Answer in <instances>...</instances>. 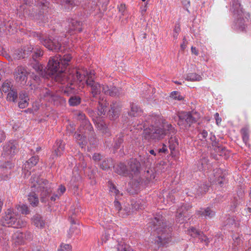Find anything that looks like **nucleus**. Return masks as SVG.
<instances>
[{
  "mask_svg": "<svg viewBox=\"0 0 251 251\" xmlns=\"http://www.w3.org/2000/svg\"><path fill=\"white\" fill-rule=\"evenodd\" d=\"M28 200L33 206H36L39 203V200L37 195L34 192H32L28 196Z\"/></svg>",
  "mask_w": 251,
  "mask_h": 251,
  "instance_id": "nucleus-35",
  "label": "nucleus"
},
{
  "mask_svg": "<svg viewBox=\"0 0 251 251\" xmlns=\"http://www.w3.org/2000/svg\"><path fill=\"white\" fill-rule=\"evenodd\" d=\"M29 65L40 76L43 77L47 76L46 70L44 69V66L40 64L38 60H30Z\"/></svg>",
  "mask_w": 251,
  "mask_h": 251,
  "instance_id": "nucleus-19",
  "label": "nucleus"
},
{
  "mask_svg": "<svg viewBox=\"0 0 251 251\" xmlns=\"http://www.w3.org/2000/svg\"><path fill=\"white\" fill-rule=\"evenodd\" d=\"M197 214L201 216L211 218L215 215V212L209 207H207L204 209H201V210L198 211L197 212Z\"/></svg>",
  "mask_w": 251,
  "mask_h": 251,
  "instance_id": "nucleus-28",
  "label": "nucleus"
},
{
  "mask_svg": "<svg viewBox=\"0 0 251 251\" xmlns=\"http://www.w3.org/2000/svg\"><path fill=\"white\" fill-rule=\"evenodd\" d=\"M150 224L153 226L151 230L152 229L157 234V239L155 240V243L158 247L164 245L170 241L172 228L164 221L162 216L158 215L155 217Z\"/></svg>",
  "mask_w": 251,
  "mask_h": 251,
  "instance_id": "nucleus-4",
  "label": "nucleus"
},
{
  "mask_svg": "<svg viewBox=\"0 0 251 251\" xmlns=\"http://www.w3.org/2000/svg\"><path fill=\"white\" fill-rule=\"evenodd\" d=\"M69 23L70 27L68 32L71 35L74 34V31H77L78 32L82 31V24L77 20L72 19L69 21Z\"/></svg>",
  "mask_w": 251,
  "mask_h": 251,
  "instance_id": "nucleus-20",
  "label": "nucleus"
},
{
  "mask_svg": "<svg viewBox=\"0 0 251 251\" xmlns=\"http://www.w3.org/2000/svg\"><path fill=\"white\" fill-rule=\"evenodd\" d=\"M208 133L205 130H203L199 134V138L201 140L206 139Z\"/></svg>",
  "mask_w": 251,
  "mask_h": 251,
  "instance_id": "nucleus-61",
  "label": "nucleus"
},
{
  "mask_svg": "<svg viewBox=\"0 0 251 251\" xmlns=\"http://www.w3.org/2000/svg\"><path fill=\"white\" fill-rule=\"evenodd\" d=\"M58 251H72V247L69 244H61Z\"/></svg>",
  "mask_w": 251,
  "mask_h": 251,
  "instance_id": "nucleus-56",
  "label": "nucleus"
},
{
  "mask_svg": "<svg viewBox=\"0 0 251 251\" xmlns=\"http://www.w3.org/2000/svg\"><path fill=\"white\" fill-rule=\"evenodd\" d=\"M64 144L63 143L62 141L59 140L56 142L53 146V151L51 155V158L54 160L57 157L60 156L62 154L65 149Z\"/></svg>",
  "mask_w": 251,
  "mask_h": 251,
  "instance_id": "nucleus-17",
  "label": "nucleus"
},
{
  "mask_svg": "<svg viewBox=\"0 0 251 251\" xmlns=\"http://www.w3.org/2000/svg\"><path fill=\"white\" fill-rule=\"evenodd\" d=\"M214 150L220 156L226 155L227 150L219 142H214L213 147Z\"/></svg>",
  "mask_w": 251,
  "mask_h": 251,
  "instance_id": "nucleus-27",
  "label": "nucleus"
},
{
  "mask_svg": "<svg viewBox=\"0 0 251 251\" xmlns=\"http://www.w3.org/2000/svg\"><path fill=\"white\" fill-rule=\"evenodd\" d=\"M171 97L176 100H181V97H180L178 92L176 91L173 92L171 94Z\"/></svg>",
  "mask_w": 251,
  "mask_h": 251,
  "instance_id": "nucleus-60",
  "label": "nucleus"
},
{
  "mask_svg": "<svg viewBox=\"0 0 251 251\" xmlns=\"http://www.w3.org/2000/svg\"><path fill=\"white\" fill-rule=\"evenodd\" d=\"M233 225H235V226H236V223H235L234 218L231 217L228 218L226 221V226H230Z\"/></svg>",
  "mask_w": 251,
  "mask_h": 251,
  "instance_id": "nucleus-55",
  "label": "nucleus"
},
{
  "mask_svg": "<svg viewBox=\"0 0 251 251\" xmlns=\"http://www.w3.org/2000/svg\"><path fill=\"white\" fill-rule=\"evenodd\" d=\"M108 186L111 193L114 194L116 197L119 198L120 192L117 189L116 186L111 181L108 182Z\"/></svg>",
  "mask_w": 251,
  "mask_h": 251,
  "instance_id": "nucleus-47",
  "label": "nucleus"
},
{
  "mask_svg": "<svg viewBox=\"0 0 251 251\" xmlns=\"http://www.w3.org/2000/svg\"><path fill=\"white\" fill-rule=\"evenodd\" d=\"M233 242L232 243V251H237L238 250V246H239L241 242L240 238L238 236L233 237Z\"/></svg>",
  "mask_w": 251,
  "mask_h": 251,
  "instance_id": "nucleus-48",
  "label": "nucleus"
},
{
  "mask_svg": "<svg viewBox=\"0 0 251 251\" xmlns=\"http://www.w3.org/2000/svg\"><path fill=\"white\" fill-rule=\"evenodd\" d=\"M1 222L2 224L0 227V241H3L4 244L9 240L10 226L14 228H21L26 225L25 220L20 218L19 215L13 212L11 209H8L5 212V215Z\"/></svg>",
  "mask_w": 251,
  "mask_h": 251,
  "instance_id": "nucleus-3",
  "label": "nucleus"
},
{
  "mask_svg": "<svg viewBox=\"0 0 251 251\" xmlns=\"http://www.w3.org/2000/svg\"><path fill=\"white\" fill-rule=\"evenodd\" d=\"M215 178L213 179V182L215 183L221 185L223 181L225 179V176L222 174V171L220 169H218L214 174Z\"/></svg>",
  "mask_w": 251,
  "mask_h": 251,
  "instance_id": "nucleus-34",
  "label": "nucleus"
},
{
  "mask_svg": "<svg viewBox=\"0 0 251 251\" xmlns=\"http://www.w3.org/2000/svg\"><path fill=\"white\" fill-rule=\"evenodd\" d=\"M33 50L34 49L31 46L25 48V49L23 51V53L24 54V58L27 57L28 54H30Z\"/></svg>",
  "mask_w": 251,
  "mask_h": 251,
  "instance_id": "nucleus-52",
  "label": "nucleus"
},
{
  "mask_svg": "<svg viewBox=\"0 0 251 251\" xmlns=\"http://www.w3.org/2000/svg\"><path fill=\"white\" fill-rule=\"evenodd\" d=\"M242 196V194H241V196H237L233 198L231 204V210H234L237 205L241 203Z\"/></svg>",
  "mask_w": 251,
  "mask_h": 251,
  "instance_id": "nucleus-45",
  "label": "nucleus"
},
{
  "mask_svg": "<svg viewBox=\"0 0 251 251\" xmlns=\"http://www.w3.org/2000/svg\"><path fill=\"white\" fill-rule=\"evenodd\" d=\"M72 57L69 54L56 55L51 57L48 64V69L46 71L47 76L54 78V79L62 84L65 83L64 79L67 76L65 72L67 67L69 65Z\"/></svg>",
  "mask_w": 251,
  "mask_h": 251,
  "instance_id": "nucleus-1",
  "label": "nucleus"
},
{
  "mask_svg": "<svg viewBox=\"0 0 251 251\" xmlns=\"http://www.w3.org/2000/svg\"><path fill=\"white\" fill-rule=\"evenodd\" d=\"M115 171L120 175L126 176L129 175V171L127 167L122 163H120L114 167Z\"/></svg>",
  "mask_w": 251,
  "mask_h": 251,
  "instance_id": "nucleus-24",
  "label": "nucleus"
},
{
  "mask_svg": "<svg viewBox=\"0 0 251 251\" xmlns=\"http://www.w3.org/2000/svg\"><path fill=\"white\" fill-rule=\"evenodd\" d=\"M81 102V99L79 96H74L70 97L69 103L72 106H77Z\"/></svg>",
  "mask_w": 251,
  "mask_h": 251,
  "instance_id": "nucleus-38",
  "label": "nucleus"
},
{
  "mask_svg": "<svg viewBox=\"0 0 251 251\" xmlns=\"http://www.w3.org/2000/svg\"><path fill=\"white\" fill-rule=\"evenodd\" d=\"M77 119L80 121V125L79 128L80 132L82 133L89 132L91 135H94L93 128L90 124L89 121L86 119V116L82 112H78L77 114Z\"/></svg>",
  "mask_w": 251,
  "mask_h": 251,
  "instance_id": "nucleus-10",
  "label": "nucleus"
},
{
  "mask_svg": "<svg viewBox=\"0 0 251 251\" xmlns=\"http://www.w3.org/2000/svg\"><path fill=\"white\" fill-rule=\"evenodd\" d=\"M19 210L23 214L27 215L29 213V210L27 205L23 204L19 206Z\"/></svg>",
  "mask_w": 251,
  "mask_h": 251,
  "instance_id": "nucleus-51",
  "label": "nucleus"
},
{
  "mask_svg": "<svg viewBox=\"0 0 251 251\" xmlns=\"http://www.w3.org/2000/svg\"><path fill=\"white\" fill-rule=\"evenodd\" d=\"M38 91L41 99L48 100L53 103L54 105H58L64 100L61 97L47 88L40 89Z\"/></svg>",
  "mask_w": 251,
  "mask_h": 251,
  "instance_id": "nucleus-8",
  "label": "nucleus"
},
{
  "mask_svg": "<svg viewBox=\"0 0 251 251\" xmlns=\"http://www.w3.org/2000/svg\"><path fill=\"white\" fill-rule=\"evenodd\" d=\"M91 116L98 129L100 130L102 133H104L107 136H109L110 135L109 129L101 118L98 117L96 114H95V115H91Z\"/></svg>",
  "mask_w": 251,
  "mask_h": 251,
  "instance_id": "nucleus-15",
  "label": "nucleus"
},
{
  "mask_svg": "<svg viewBox=\"0 0 251 251\" xmlns=\"http://www.w3.org/2000/svg\"><path fill=\"white\" fill-rule=\"evenodd\" d=\"M169 144L171 154L173 155L174 153L173 152L175 151L178 146L177 139L175 136H173V135H171V136L169 140Z\"/></svg>",
  "mask_w": 251,
  "mask_h": 251,
  "instance_id": "nucleus-26",
  "label": "nucleus"
},
{
  "mask_svg": "<svg viewBox=\"0 0 251 251\" xmlns=\"http://www.w3.org/2000/svg\"><path fill=\"white\" fill-rule=\"evenodd\" d=\"M14 89L13 87V84L11 81L9 80H5L2 84L1 86V90L4 92L6 93L9 92V91H11V89Z\"/></svg>",
  "mask_w": 251,
  "mask_h": 251,
  "instance_id": "nucleus-36",
  "label": "nucleus"
},
{
  "mask_svg": "<svg viewBox=\"0 0 251 251\" xmlns=\"http://www.w3.org/2000/svg\"><path fill=\"white\" fill-rule=\"evenodd\" d=\"M95 136L94 133V135L92 136L89 134V132L82 133L79 129L78 132L75 133L74 134L75 138L81 148H83L86 146L87 144V137L88 138L91 144H94L95 142Z\"/></svg>",
  "mask_w": 251,
  "mask_h": 251,
  "instance_id": "nucleus-11",
  "label": "nucleus"
},
{
  "mask_svg": "<svg viewBox=\"0 0 251 251\" xmlns=\"http://www.w3.org/2000/svg\"><path fill=\"white\" fill-rule=\"evenodd\" d=\"M28 74V73L25 67L19 66L14 70V79L17 82L25 83L27 79Z\"/></svg>",
  "mask_w": 251,
  "mask_h": 251,
  "instance_id": "nucleus-12",
  "label": "nucleus"
},
{
  "mask_svg": "<svg viewBox=\"0 0 251 251\" xmlns=\"http://www.w3.org/2000/svg\"><path fill=\"white\" fill-rule=\"evenodd\" d=\"M112 165V160L111 158L104 159L100 165V168L103 170H106Z\"/></svg>",
  "mask_w": 251,
  "mask_h": 251,
  "instance_id": "nucleus-44",
  "label": "nucleus"
},
{
  "mask_svg": "<svg viewBox=\"0 0 251 251\" xmlns=\"http://www.w3.org/2000/svg\"><path fill=\"white\" fill-rule=\"evenodd\" d=\"M110 235L108 233H105L104 235L102 237L101 240L102 243H106L107 241L110 239Z\"/></svg>",
  "mask_w": 251,
  "mask_h": 251,
  "instance_id": "nucleus-64",
  "label": "nucleus"
},
{
  "mask_svg": "<svg viewBox=\"0 0 251 251\" xmlns=\"http://www.w3.org/2000/svg\"><path fill=\"white\" fill-rule=\"evenodd\" d=\"M185 79L189 81H199L202 79V77L196 73H189L187 75Z\"/></svg>",
  "mask_w": 251,
  "mask_h": 251,
  "instance_id": "nucleus-40",
  "label": "nucleus"
},
{
  "mask_svg": "<svg viewBox=\"0 0 251 251\" xmlns=\"http://www.w3.org/2000/svg\"><path fill=\"white\" fill-rule=\"evenodd\" d=\"M19 99L20 100H24L25 99H28L27 95L25 91H21L19 94Z\"/></svg>",
  "mask_w": 251,
  "mask_h": 251,
  "instance_id": "nucleus-62",
  "label": "nucleus"
},
{
  "mask_svg": "<svg viewBox=\"0 0 251 251\" xmlns=\"http://www.w3.org/2000/svg\"><path fill=\"white\" fill-rule=\"evenodd\" d=\"M147 120L148 122L149 123H151V125H157L162 121L160 116L158 115L149 116V117L148 118Z\"/></svg>",
  "mask_w": 251,
  "mask_h": 251,
  "instance_id": "nucleus-39",
  "label": "nucleus"
},
{
  "mask_svg": "<svg viewBox=\"0 0 251 251\" xmlns=\"http://www.w3.org/2000/svg\"><path fill=\"white\" fill-rule=\"evenodd\" d=\"M33 224L38 227L43 228L45 225V221L39 214H36L32 219Z\"/></svg>",
  "mask_w": 251,
  "mask_h": 251,
  "instance_id": "nucleus-29",
  "label": "nucleus"
},
{
  "mask_svg": "<svg viewBox=\"0 0 251 251\" xmlns=\"http://www.w3.org/2000/svg\"><path fill=\"white\" fill-rule=\"evenodd\" d=\"M29 99H25L24 100H20L19 102V107L20 108H25L27 106L28 104V100Z\"/></svg>",
  "mask_w": 251,
  "mask_h": 251,
  "instance_id": "nucleus-57",
  "label": "nucleus"
},
{
  "mask_svg": "<svg viewBox=\"0 0 251 251\" xmlns=\"http://www.w3.org/2000/svg\"><path fill=\"white\" fill-rule=\"evenodd\" d=\"M38 38L40 43L48 50L53 51L62 50V43L59 38L52 40L47 35H42Z\"/></svg>",
  "mask_w": 251,
  "mask_h": 251,
  "instance_id": "nucleus-6",
  "label": "nucleus"
},
{
  "mask_svg": "<svg viewBox=\"0 0 251 251\" xmlns=\"http://www.w3.org/2000/svg\"><path fill=\"white\" fill-rule=\"evenodd\" d=\"M15 244L21 245L24 242V233L20 231H17L12 236Z\"/></svg>",
  "mask_w": 251,
  "mask_h": 251,
  "instance_id": "nucleus-31",
  "label": "nucleus"
},
{
  "mask_svg": "<svg viewBox=\"0 0 251 251\" xmlns=\"http://www.w3.org/2000/svg\"><path fill=\"white\" fill-rule=\"evenodd\" d=\"M102 92L111 97H119L122 95L121 88L107 85H102Z\"/></svg>",
  "mask_w": 251,
  "mask_h": 251,
  "instance_id": "nucleus-14",
  "label": "nucleus"
},
{
  "mask_svg": "<svg viewBox=\"0 0 251 251\" xmlns=\"http://www.w3.org/2000/svg\"><path fill=\"white\" fill-rule=\"evenodd\" d=\"M88 172H86V173H88V176L89 177V178L93 179L95 177V171L94 170H92L89 168H88Z\"/></svg>",
  "mask_w": 251,
  "mask_h": 251,
  "instance_id": "nucleus-59",
  "label": "nucleus"
},
{
  "mask_svg": "<svg viewBox=\"0 0 251 251\" xmlns=\"http://www.w3.org/2000/svg\"><path fill=\"white\" fill-rule=\"evenodd\" d=\"M191 206L187 204L182 205L180 207L177 209V214L176 215V221L178 223H183L186 220L184 219L185 218H187L186 212L188 211Z\"/></svg>",
  "mask_w": 251,
  "mask_h": 251,
  "instance_id": "nucleus-16",
  "label": "nucleus"
},
{
  "mask_svg": "<svg viewBox=\"0 0 251 251\" xmlns=\"http://www.w3.org/2000/svg\"><path fill=\"white\" fill-rule=\"evenodd\" d=\"M156 151L158 154H167L169 152L167 146L164 144L161 148L156 149Z\"/></svg>",
  "mask_w": 251,
  "mask_h": 251,
  "instance_id": "nucleus-53",
  "label": "nucleus"
},
{
  "mask_svg": "<svg viewBox=\"0 0 251 251\" xmlns=\"http://www.w3.org/2000/svg\"><path fill=\"white\" fill-rule=\"evenodd\" d=\"M98 103L99 106L98 110L101 114H104L106 112V108L109 103L103 97L100 96L99 98Z\"/></svg>",
  "mask_w": 251,
  "mask_h": 251,
  "instance_id": "nucleus-25",
  "label": "nucleus"
},
{
  "mask_svg": "<svg viewBox=\"0 0 251 251\" xmlns=\"http://www.w3.org/2000/svg\"><path fill=\"white\" fill-rule=\"evenodd\" d=\"M130 111L128 112V115L132 117L139 116L142 112V110L137 105L132 103L130 104Z\"/></svg>",
  "mask_w": 251,
  "mask_h": 251,
  "instance_id": "nucleus-33",
  "label": "nucleus"
},
{
  "mask_svg": "<svg viewBox=\"0 0 251 251\" xmlns=\"http://www.w3.org/2000/svg\"><path fill=\"white\" fill-rule=\"evenodd\" d=\"M245 20L241 17L238 18L236 23V28L240 30V31H244L246 28V25L245 24Z\"/></svg>",
  "mask_w": 251,
  "mask_h": 251,
  "instance_id": "nucleus-43",
  "label": "nucleus"
},
{
  "mask_svg": "<svg viewBox=\"0 0 251 251\" xmlns=\"http://www.w3.org/2000/svg\"><path fill=\"white\" fill-rule=\"evenodd\" d=\"M16 149L17 147L14 143L9 142L3 146L2 155L4 156L13 155L15 153Z\"/></svg>",
  "mask_w": 251,
  "mask_h": 251,
  "instance_id": "nucleus-21",
  "label": "nucleus"
},
{
  "mask_svg": "<svg viewBox=\"0 0 251 251\" xmlns=\"http://www.w3.org/2000/svg\"><path fill=\"white\" fill-rule=\"evenodd\" d=\"M114 206L115 209L117 211V213L119 214V216L120 217L125 218L129 215L130 213V209L127 207L125 208V210L126 211V213H123L121 211L122 208L121 203L117 200V198H116L114 201Z\"/></svg>",
  "mask_w": 251,
  "mask_h": 251,
  "instance_id": "nucleus-23",
  "label": "nucleus"
},
{
  "mask_svg": "<svg viewBox=\"0 0 251 251\" xmlns=\"http://www.w3.org/2000/svg\"><path fill=\"white\" fill-rule=\"evenodd\" d=\"M60 1L62 5L68 7V9L78 6L80 3L79 0H60Z\"/></svg>",
  "mask_w": 251,
  "mask_h": 251,
  "instance_id": "nucleus-32",
  "label": "nucleus"
},
{
  "mask_svg": "<svg viewBox=\"0 0 251 251\" xmlns=\"http://www.w3.org/2000/svg\"><path fill=\"white\" fill-rule=\"evenodd\" d=\"M17 98V92L16 89H13L9 92L7 96V100L14 102Z\"/></svg>",
  "mask_w": 251,
  "mask_h": 251,
  "instance_id": "nucleus-41",
  "label": "nucleus"
},
{
  "mask_svg": "<svg viewBox=\"0 0 251 251\" xmlns=\"http://www.w3.org/2000/svg\"><path fill=\"white\" fill-rule=\"evenodd\" d=\"M198 237H199V239L201 240V242H204L205 243V244L206 245H208V243L209 242V238H207L206 236H205L204 234H203V233L201 232V235H198Z\"/></svg>",
  "mask_w": 251,
  "mask_h": 251,
  "instance_id": "nucleus-58",
  "label": "nucleus"
},
{
  "mask_svg": "<svg viewBox=\"0 0 251 251\" xmlns=\"http://www.w3.org/2000/svg\"><path fill=\"white\" fill-rule=\"evenodd\" d=\"M241 132L242 135L243 140L245 144L247 145L249 139V130L247 128L245 127L241 129Z\"/></svg>",
  "mask_w": 251,
  "mask_h": 251,
  "instance_id": "nucleus-46",
  "label": "nucleus"
},
{
  "mask_svg": "<svg viewBox=\"0 0 251 251\" xmlns=\"http://www.w3.org/2000/svg\"><path fill=\"white\" fill-rule=\"evenodd\" d=\"M39 157L38 156H34L28 159L23 166V172L25 173V176H29L30 172L28 173V170L32 167L35 166L39 161Z\"/></svg>",
  "mask_w": 251,
  "mask_h": 251,
  "instance_id": "nucleus-18",
  "label": "nucleus"
},
{
  "mask_svg": "<svg viewBox=\"0 0 251 251\" xmlns=\"http://www.w3.org/2000/svg\"><path fill=\"white\" fill-rule=\"evenodd\" d=\"M166 133L162 128L152 125L145 130V137L147 139L160 140L164 137Z\"/></svg>",
  "mask_w": 251,
  "mask_h": 251,
  "instance_id": "nucleus-9",
  "label": "nucleus"
},
{
  "mask_svg": "<svg viewBox=\"0 0 251 251\" xmlns=\"http://www.w3.org/2000/svg\"><path fill=\"white\" fill-rule=\"evenodd\" d=\"M145 177H146L148 181H151L152 179H154L155 177V176L154 174L152 173V171H149L148 170L145 174Z\"/></svg>",
  "mask_w": 251,
  "mask_h": 251,
  "instance_id": "nucleus-54",
  "label": "nucleus"
},
{
  "mask_svg": "<svg viewBox=\"0 0 251 251\" xmlns=\"http://www.w3.org/2000/svg\"><path fill=\"white\" fill-rule=\"evenodd\" d=\"M232 10L234 15L237 14L240 17L242 15V8L241 7L240 3L238 1H233Z\"/></svg>",
  "mask_w": 251,
  "mask_h": 251,
  "instance_id": "nucleus-30",
  "label": "nucleus"
},
{
  "mask_svg": "<svg viewBox=\"0 0 251 251\" xmlns=\"http://www.w3.org/2000/svg\"><path fill=\"white\" fill-rule=\"evenodd\" d=\"M93 159L95 161H99L102 159V156L100 153H95L93 156Z\"/></svg>",
  "mask_w": 251,
  "mask_h": 251,
  "instance_id": "nucleus-63",
  "label": "nucleus"
},
{
  "mask_svg": "<svg viewBox=\"0 0 251 251\" xmlns=\"http://www.w3.org/2000/svg\"><path fill=\"white\" fill-rule=\"evenodd\" d=\"M195 114L190 112H181L178 114V120L177 124L181 128L187 130L192 124L197 121Z\"/></svg>",
  "mask_w": 251,
  "mask_h": 251,
  "instance_id": "nucleus-7",
  "label": "nucleus"
},
{
  "mask_svg": "<svg viewBox=\"0 0 251 251\" xmlns=\"http://www.w3.org/2000/svg\"><path fill=\"white\" fill-rule=\"evenodd\" d=\"M166 133V135L169 134L173 135V136L175 133V129L174 127L172 126L171 124H165L163 125V128H162Z\"/></svg>",
  "mask_w": 251,
  "mask_h": 251,
  "instance_id": "nucleus-42",
  "label": "nucleus"
},
{
  "mask_svg": "<svg viewBox=\"0 0 251 251\" xmlns=\"http://www.w3.org/2000/svg\"><path fill=\"white\" fill-rule=\"evenodd\" d=\"M188 231L189 233L194 237H197L198 235H201V231L198 230L196 228L193 227H191Z\"/></svg>",
  "mask_w": 251,
  "mask_h": 251,
  "instance_id": "nucleus-50",
  "label": "nucleus"
},
{
  "mask_svg": "<svg viewBox=\"0 0 251 251\" xmlns=\"http://www.w3.org/2000/svg\"><path fill=\"white\" fill-rule=\"evenodd\" d=\"M31 187L37 189L38 193H40V199L42 202H46L52 192L50 184L47 180L39 178L36 175H33L30 179Z\"/></svg>",
  "mask_w": 251,
  "mask_h": 251,
  "instance_id": "nucleus-5",
  "label": "nucleus"
},
{
  "mask_svg": "<svg viewBox=\"0 0 251 251\" xmlns=\"http://www.w3.org/2000/svg\"><path fill=\"white\" fill-rule=\"evenodd\" d=\"M92 72H88L86 69L76 70L74 69L68 76V84L67 86L71 89H74L72 86L76 81L82 82L86 76L87 78L85 80L87 85L91 88V93L93 98H96L102 91V86L98 82L94 80Z\"/></svg>",
  "mask_w": 251,
  "mask_h": 251,
  "instance_id": "nucleus-2",
  "label": "nucleus"
},
{
  "mask_svg": "<svg viewBox=\"0 0 251 251\" xmlns=\"http://www.w3.org/2000/svg\"><path fill=\"white\" fill-rule=\"evenodd\" d=\"M129 172L130 171L134 174H137L140 169L141 164L138 160L135 158H132L128 162Z\"/></svg>",
  "mask_w": 251,
  "mask_h": 251,
  "instance_id": "nucleus-22",
  "label": "nucleus"
},
{
  "mask_svg": "<svg viewBox=\"0 0 251 251\" xmlns=\"http://www.w3.org/2000/svg\"><path fill=\"white\" fill-rule=\"evenodd\" d=\"M43 55V51L41 49L36 48L34 50V53L32 54V59L33 60H37V58L41 57Z\"/></svg>",
  "mask_w": 251,
  "mask_h": 251,
  "instance_id": "nucleus-49",
  "label": "nucleus"
},
{
  "mask_svg": "<svg viewBox=\"0 0 251 251\" xmlns=\"http://www.w3.org/2000/svg\"><path fill=\"white\" fill-rule=\"evenodd\" d=\"M124 134L122 133H120L119 134L117 135L114 145V148L115 149H119L123 144L124 141Z\"/></svg>",
  "mask_w": 251,
  "mask_h": 251,
  "instance_id": "nucleus-37",
  "label": "nucleus"
},
{
  "mask_svg": "<svg viewBox=\"0 0 251 251\" xmlns=\"http://www.w3.org/2000/svg\"><path fill=\"white\" fill-rule=\"evenodd\" d=\"M110 109L108 115L111 120H115L120 115L122 110V105L116 101H113L110 105Z\"/></svg>",
  "mask_w": 251,
  "mask_h": 251,
  "instance_id": "nucleus-13",
  "label": "nucleus"
}]
</instances>
